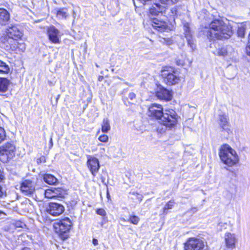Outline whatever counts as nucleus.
<instances>
[{
  "mask_svg": "<svg viewBox=\"0 0 250 250\" xmlns=\"http://www.w3.org/2000/svg\"><path fill=\"white\" fill-rule=\"evenodd\" d=\"M6 137L5 131L3 128L0 127V143L4 140Z\"/></svg>",
  "mask_w": 250,
  "mask_h": 250,
  "instance_id": "obj_38",
  "label": "nucleus"
},
{
  "mask_svg": "<svg viewBox=\"0 0 250 250\" xmlns=\"http://www.w3.org/2000/svg\"><path fill=\"white\" fill-rule=\"evenodd\" d=\"M98 140L101 142L106 143L108 141L109 138L106 135H101L99 137Z\"/></svg>",
  "mask_w": 250,
  "mask_h": 250,
  "instance_id": "obj_37",
  "label": "nucleus"
},
{
  "mask_svg": "<svg viewBox=\"0 0 250 250\" xmlns=\"http://www.w3.org/2000/svg\"><path fill=\"white\" fill-rule=\"evenodd\" d=\"M56 15L59 19H65L67 16V10L64 8L59 9L56 11Z\"/></svg>",
  "mask_w": 250,
  "mask_h": 250,
  "instance_id": "obj_28",
  "label": "nucleus"
},
{
  "mask_svg": "<svg viewBox=\"0 0 250 250\" xmlns=\"http://www.w3.org/2000/svg\"><path fill=\"white\" fill-rule=\"evenodd\" d=\"M125 83L126 85H128V86H132L130 83H127V82H125Z\"/></svg>",
  "mask_w": 250,
  "mask_h": 250,
  "instance_id": "obj_54",
  "label": "nucleus"
},
{
  "mask_svg": "<svg viewBox=\"0 0 250 250\" xmlns=\"http://www.w3.org/2000/svg\"><path fill=\"white\" fill-rule=\"evenodd\" d=\"M155 6H153L149 9V13L152 16L158 15L159 13H162L164 11V7L158 3H155Z\"/></svg>",
  "mask_w": 250,
  "mask_h": 250,
  "instance_id": "obj_22",
  "label": "nucleus"
},
{
  "mask_svg": "<svg viewBox=\"0 0 250 250\" xmlns=\"http://www.w3.org/2000/svg\"><path fill=\"white\" fill-rule=\"evenodd\" d=\"M5 49L18 53V41L16 39L7 38L3 42Z\"/></svg>",
  "mask_w": 250,
  "mask_h": 250,
  "instance_id": "obj_17",
  "label": "nucleus"
},
{
  "mask_svg": "<svg viewBox=\"0 0 250 250\" xmlns=\"http://www.w3.org/2000/svg\"><path fill=\"white\" fill-rule=\"evenodd\" d=\"M232 35L231 27L218 20H214L210 23L207 33L208 38L210 40L229 39Z\"/></svg>",
  "mask_w": 250,
  "mask_h": 250,
  "instance_id": "obj_1",
  "label": "nucleus"
},
{
  "mask_svg": "<svg viewBox=\"0 0 250 250\" xmlns=\"http://www.w3.org/2000/svg\"><path fill=\"white\" fill-rule=\"evenodd\" d=\"M228 50L227 47H223L216 49L214 53L219 56L225 57L228 54Z\"/></svg>",
  "mask_w": 250,
  "mask_h": 250,
  "instance_id": "obj_26",
  "label": "nucleus"
},
{
  "mask_svg": "<svg viewBox=\"0 0 250 250\" xmlns=\"http://www.w3.org/2000/svg\"><path fill=\"white\" fill-rule=\"evenodd\" d=\"M98 146H100V155L103 156L104 155L105 152V148L103 147L104 145L102 144H98Z\"/></svg>",
  "mask_w": 250,
  "mask_h": 250,
  "instance_id": "obj_39",
  "label": "nucleus"
},
{
  "mask_svg": "<svg viewBox=\"0 0 250 250\" xmlns=\"http://www.w3.org/2000/svg\"><path fill=\"white\" fill-rule=\"evenodd\" d=\"M246 28L243 25H240L238 27L237 34L239 37L244 38L245 34Z\"/></svg>",
  "mask_w": 250,
  "mask_h": 250,
  "instance_id": "obj_30",
  "label": "nucleus"
},
{
  "mask_svg": "<svg viewBox=\"0 0 250 250\" xmlns=\"http://www.w3.org/2000/svg\"><path fill=\"white\" fill-rule=\"evenodd\" d=\"M86 165L93 177H95L100 167L99 160L92 155H87Z\"/></svg>",
  "mask_w": 250,
  "mask_h": 250,
  "instance_id": "obj_10",
  "label": "nucleus"
},
{
  "mask_svg": "<svg viewBox=\"0 0 250 250\" xmlns=\"http://www.w3.org/2000/svg\"><path fill=\"white\" fill-rule=\"evenodd\" d=\"M205 242L199 239L190 238L185 244V250H207Z\"/></svg>",
  "mask_w": 250,
  "mask_h": 250,
  "instance_id": "obj_7",
  "label": "nucleus"
},
{
  "mask_svg": "<svg viewBox=\"0 0 250 250\" xmlns=\"http://www.w3.org/2000/svg\"><path fill=\"white\" fill-rule=\"evenodd\" d=\"M177 64L179 65H183L184 62L181 60L177 61Z\"/></svg>",
  "mask_w": 250,
  "mask_h": 250,
  "instance_id": "obj_48",
  "label": "nucleus"
},
{
  "mask_svg": "<svg viewBox=\"0 0 250 250\" xmlns=\"http://www.w3.org/2000/svg\"><path fill=\"white\" fill-rule=\"evenodd\" d=\"M178 116L173 109H165L159 120L160 124L168 128L174 127L178 122Z\"/></svg>",
  "mask_w": 250,
  "mask_h": 250,
  "instance_id": "obj_3",
  "label": "nucleus"
},
{
  "mask_svg": "<svg viewBox=\"0 0 250 250\" xmlns=\"http://www.w3.org/2000/svg\"><path fill=\"white\" fill-rule=\"evenodd\" d=\"M71 226V220L68 218H65L55 222L53 227L56 233L63 239H66L68 237L67 233L70 229Z\"/></svg>",
  "mask_w": 250,
  "mask_h": 250,
  "instance_id": "obj_4",
  "label": "nucleus"
},
{
  "mask_svg": "<svg viewBox=\"0 0 250 250\" xmlns=\"http://www.w3.org/2000/svg\"><path fill=\"white\" fill-rule=\"evenodd\" d=\"M129 194L130 195L135 196L136 199H137L139 202H141L143 198V196L142 194L135 192V191L130 192Z\"/></svg>",
  "mask_w": 250,
  "mask_h": 250,
  "instance_id": "obj_36",
  "label": "nucleus"
},
{
  "mask_svg": "<svg viewBox=\"0 0 250 250\" xmlns=\"http://www.w3.org/2000/svg\"><path fill=\"white\" fill-rule=\"evenodd\" d=\"M92 243L94 246H97L98 245V241L96 239H93Z\"/></svg>",
  "mask_w": 250,
  "mask_h": 250,
  "instance_id": "obj_47",
  "label": "nucleus"
},
{
  "mask_svg": "<svg viewBox=\"0 0 250 250\" xmlns=\"http://www.w3.org/2000/svg\"><path fill=\"white\" fill-rule=\"evenodd\" d=\"M156 94L157 97L161 100L169 101L172 98V95L170 91L164 88H160L157 92Z\"/></svg>",
  "mask_w": 250,
  "mask_h": 250,
  "instance_id": "obj_20",
  "label": "nucleus"
},
{
  "mask_svg": "<svg viewBox=\"0 0 250 250\" xmlns=\"http://www.w3.org/2000/svg\"><path fill=\"white\" fill-rule=\"evenodd\" d=\"M164 81L167 84H175L180 81V77L176 71L173 68L167 67L162 71Z\"/></svg>",
  "mask_w": 250,
  "mask_h": 250,
  "instance_id": "obj_6",
  "label": "nucleus"
},
{
  "mask_svg": "<svg viewBox=\"0 0 250 250\" xmlns=\"http://www.w3.org/2000/svg\"><path fill=\"white\" fill-rule=\"evenodd\" d=\"M128 97L130 100H133L135 98L136 95L134 93H130L128 95Z\"/></svg>",
  "mask_w": 250,
  "mask_h": 250,
  "instance_id": "obj_43",
  "label": "nucleus"
},
{
  "mask_svg": "<svg viewBox=\"0 0 250 250\" xmlns=\"http://www.w3.org/2000/svg\"><path fill=\"white\" fill-rule=\"evenodd\" d=\"M164 113L163 108L161 105L153 104L148 107L147 114L149 116L159 120Z\"/></svg>",
  "mask_w": 250,
  "mask_h": 250,
  "instance_id": "obj_11",
  "label": "nucleus"
},
{
  "mask_svg": "<svg viewBox=\"0 0 250 250\" xmlns=\"http://www.w3.org/2000/svg\"><path fill=\"white\" fill-rule=\"evenodd\" d=\"M140 221V218L135 215H130L127 221L134 224L137 225Z\"/></svg>",
  "mask_w": 250,
  "mask_h": 250,
  "instance_id": "obj_32",
  "label": "nucleus"
},
{
  "mask_svg": "<svg viewBox=\"0 0 250 250\" xmlns=\"http://www.w3.org/2000/svg\"><path fill=\"white\" fill-rule=\"evenodd\" d=\"M15 146L11 143H6L0 146V160L7 163L12 159L15 154Z\"/></svg>",
  "mask_w": 250,
  "mask_h": 250,
  "instance_id": "obj_5",
  "label": "nucleus"
},
{
  "mask_svg": "<svg viewBox=\"0 0 250 250\" xmlns=\"http://www.w3.org/2000/svg\"><path fill=\"white\" fill-rule=\"evenodd\" d=\"M184 34L187 39L188 45L191 47L192 50L195 48V44L192 39V35L189 29V25L188 23H186L184 25Z\"/></svg>",
  "mask_w": 250,
  "mask_h": 250,
  "instance_id": "obj_19",
  "label": "nucleus"
},
{
  "mask_svg": "<svg viewBox=\"0 0 250 250\" xmlns=\"http://www.w3.org/2000/svg\"><path fill=\"white\" fill-rule=\"evenodd\" d=\"M45 197L48 199H62L67 195V190L62 188H51L43 192Z\"/></svg>",
  "mask_w": 250,
  "mask_h": 250,
  "instance_id": "obj_8",
  "label": "nucleus"
},
{
  "mask_svg": "<svg viewBox=\"0 0 250 250\" xmlns=\"http://www.w3.org/2000/svg\"><path fill=\"white\" fill-rule=\"evenodd\" d=\"M104 78V77L103 76H99V81H102L103 80V79Z\"/></svg>",
  "mask_w": 250,
  "mask_h": 250,
  "instance_id": "obj_52",
  "label": "nucleus"
},
{
  "mask_svg": "<svg viewBox=\"0 0 250 250\" xmlns=\"http://www.w3.org/2000/svg\"><path fill=\"white\" fill-rule=\"evenodd\" d=\"M47 32L49 40L50 42L55 44L60 43V33L55 27L54 26H50L48 28Z\"/></svg>",
  "mask_w": 250,
  "mask_h": 250,
  "instance_id": "obj_13",
  "label": "nucleus"
},
{
  "mask_svg": "<svg viewBox=\"0 0 250 250\" xmlns=\"http://www.w3.org/2000/svg\"><path fill=\"white\" fill-rule=\"evenodd\" d=\"M151 24L154 29L161 33L168 32L173 28V26L158 18H151Z\"/></svg>",
  "mask_w": 250,
  "mask_h": 250,
  "instance_id": "obj_9",
  "label": "nucleus"
},
{
  "mask_svg": "<svg viewBox=\"0 0 250 250\" xmlns=\"http://www.w3.org/2000/svg\"><path fill=\"white\" fill-rule=\"evenodd\" d=\"M175 202L173 200H170L164 207L163 208L164 213H167V210L169 209L172 208Z\"/></svg>",
  "mask_w": 250,
  "mask_h": 250,
  "instance_id": "obj_31",
  "label": "nucleus"
},
{
  "mask_svg": "<svg viewBox=\"0 0 250 250\" xmlns=\"http://www.w3.org/2000/svg\"><path fill=\"white\" fill-rule=\"evenodd\" d=\"M5 191L3 190L1 187L0 186V198L2 197L4 195H5Z\"/></svg>",
  "mask_w": 250,
  "mask_h": 250,
  "instance_id": "obj_42",
  "label": "nucleus"
},
{
  "mask_svg": "<svg viewBox=\"0 0 250 250\" xmlns=\"http://www.w3.org/2000/svg\"><path fill=\"white\" fill-rule=\"evenodd\" d=\"M7 37H5L4 40L6 41L7 38L20 39L22 36L21 32L19 29L16 26H12L7 29Z\"/></svg>",
  "mask_w": 250,
  "mask_h": 250,
  "instance_id": "obj_18",
  "label": "nucleus"
},
{
  "mask_svg": "<svg viewBox=\"0 0 250 250\" xmlns=\"http://www.w3.org/2000/svg\"><path fill=\"white\" fill-rule=\"evenodd\" d=\"M218 154L221 162L229 167H232L238 164L239 157L236 151L228 144L222 145Z\"/></svg>",
  "mask_w": 250,
  "mask_h": 250,
  "instance_id": "obj_2",
  "label": "nucleus"
},
{
  "mask_svg": "<svg viewBox=\"0 0 250 250\" xmlns=\"http://www.w3.org/2000/svg\"><path fill=\"white\" fill-rule=\"evenodd\" d=\"M102 131L103 133H107L110 130L109 121L108 118H104L102 123Z\"/></svg>",
  "mask_w": 250,
  "mask_h": 250,
  "instance_id": "obj_25",
  "label": "nucleus"
},
{
  "mask_svg": "<svg viewBox=\"0 0 250 250\" xmlns=\"http://www.w3.org/2000/svg\"><path fill=\"white\" fill-rule=\"evenodd\" d=\"M44 181L49 185H54L57 182V179L53 175L50 174H46L43 176Z\"/></svg>",
  "mask_w": 250,
  "mask_h": 250,
  "instance_id": "obj_24",
  "label": "nucleus"
},
{
  "mask_svg": "<svg viewBox=\"0 0 250 250\" xmlns=\"http://www.w3.org/2000/svg\"><path fill=\"white\" fill-rule=\"evenodd\" d=\"M178 7H174L171 9H170V13H169V17H171L173 18V20H174L175 17H176L178 14Z\"/></svg>",
  "mask_w": 250,
  "mask_h": 250,
  "instance_id": "obj_35",
  "label": "nucleus"
},
{
  "mask_svg": "<svg viewBox=\"0 0 250 250\" xmlns=\"http://www.w3.org/2000/svg\"><path fill=\"white\" fill-rule=\"evenodd\" d=\"M25 48L26 46L25 43L22 42H19L18 41V53L23 52L25 50Z\"/></svg>",
  "mask_w": 250,
  "mask_h": 250,
  "instance_id": "obj_34",
  "label": "nucleus"
},
{
  "mask_svg": "<svg viewBox=\"0 0 250 250\" xmlns=\"http://www.w3.org/2000/svg\"><path fill=\"white\" fill-rule=\"evenodd\" d=\"M159 42L165 45H170L174 43V41L171 38L159 37Z\"/></svg>",
  "mask_w": 250,
  "mask_h": 250,
  "instance_id": "obj_29",
  "label": "nucleus"
},
{
  "mask_svg": "<svg viewBox=\"0 0 250 250\" xmlns=\"http://www.w3.org/2000/svg\"><path fill=\"white\" fill-rule=\"evenodd\" d=\"M9 84L10 82L8 79L0 78V92H6L8 90Z\"/></svg>",
  "mask_w": 250,
  "mask_h": 250,
  "instance_id": "obj_23",
  "label": "nucleus"
},
{
  "mask_svg": "<svg viewBox=\"0 0 250 250\" xmlns=\"http://www.w3.org/2000/svg\"><path fill=\"white\" fill-rule=\"evenodd\" d=\"M22 250H30V249L29 248H28L25 247L23 249H22Z\"/></svg>",
  "mask_w": 250,
  "mask_h": 250,
  "instance_id": "obj_53",
  "label": "nucleus"
},
{
  "mask_svg": "<svg viewBox=\"0 0 250 250\" xmlns=\"http://www.w3.org/2000/svg\"><path fill=\"white\" fill-rule=\"evenodd\" d=\"M218 226L220 227L221 229H227V224L225 223L220 222L219 223Z\"/></svg>",
  "mask_w": 250,
  "mask_h": 250,
  "instance_id": "obj_41",
  "label": "nucleus"
},
{
  "mask_svg": "<svg viewBox=\"0 0 250 250\" xmlns=\"http://www.w3.org/2000/svg\"><path fill=\"white\" fill-rule=\"evenodd\" d=\"M190 211L192 213H195L198 211V208L196 207H193L191 208Z\"/></svg>",
  "mask_w": 250,
  "mask_h": 250,
  "instance_id": "obj_45",
  "label": "nucleus"
},
{
  "mask_svg": "<svg viewBox=\"0 0 250 250\" xmlns=\"http://www.w3.org/2000/svg\"><path fill=\"white\" fill-rule=\"evenodd\" d=\"M160 2L166 5H171L176 3L179 0H159Z\"/></svg>",
  "mask_w": 250,
  "mask_h": 250,
  "instance_id": "obj_33",
  "label": "nucleus"
},
{
  "mask_svg": "<svg viewBox=\"0 0 250 250\" xmlns=\"http://www.w3.org/2000/svg\"><path fill=\"white\" fill-rule=\"evenodd\" d=\"M10 19V14L5 9L0 8V23L5 24Z\"/></svg>",
  "mask_w": 250,
  "mask_h": 250,
  "instance_id": "obj_21",
  "label": "nucleus"
},
{
  "mask_svg": "<svg viewBox=\"0 0 250 250\" xmlns=\"http://www.w3.org/2000/svg\"><path fill=\"white\" fill-rule=\"evenodd\" d=\"M35 190V183L30 180H25L21 184V190L25 195H32Z\"/></svg>",
  "mask_w": 250,
  "mask_h": 250,
  "instance_id": "obj_12",
  "label": "nucleus"
},
{
  "mask_svg": "<svg viewBox=\"0 0 250 250\" xmlns=\"http://www.w3.org/2000/svg\"><path fill=\"white\" fill-rule=\"evenodd\" d=\"M49 144H50V146L52 147L53 146V141H52V137L50 138Z\"/></svg>",
  "mask_w": 250,
  "mask_h": 250,
  "instance_id": "obj_51",
  "label": "nucleus"
},
{
  "mask_svg": "<svg viewBox=\"0 0 250 250\" xmlns=\"http://www.w3.org/2000/svg\"><path fill=\"white\" fill-rule=\"evenodd\" d=\"M5 213L3 211L0 210V217H2L5 216Z\"/></svg>",
  "mask_w": 250,
  "mask_h": 250,
  "instance_id": "obj_50",
  "label": "nucleus"
},
{
  "mask_svg": "<svg viewBox=\"0 0 250 250\" xmlns=\"http://www.w3.org/2000/svg\"><path fill=\"white\" fill-rule=\"evenodd\" d=\"M246 52L248 55L250 56V44H248L246 47Z\"/></svg>",
  "mask_w": 250,
  "mask_h": 250,
  "instance_id": "obj_44",
  "label": "nucleus"
},
{
  "mask_svg": "<svg viewBox=\"0 0 250 250\" xmlns=\"http://www.w3.org/2000/svg\"><path fill=\"white\" fill-rule=\"evenodd\" d=\"M10 71V68L5 62L0 60V74H7Z\"/></svg>",
  "mask_w": 250,
  "mask_h": 250,
  "instance_id": "obj_27",
  "label": "nucleus"
},
{
  "mask_svg": "<svg viewBox=\"0 0 250 250\" xmlns=\"http://www.w3.org/2000/svg\"><path fill=\"white\" fill-rule=\"evenodd\" d=\"M218 123L222 131L225 132L228 134L231 132L229 119L227 115L224 114L219 115Z\"/></svg>",
  "mask_w": 250,
  "mask_h": 250,
  "instance_id": "obj_15",
  "label": "nucleus"
},
{
  "mask_svg": "<svg viewBox=\"0 0 250 250\" xmlns=\"http://www.w3.org/2000/svg\"><path fill=\"white\" fill-rule=\"evenodd\" d=\"M64 207L56 203H50L47 209V212L53 216H59L64 211Z\"/></svg>",
  "mask_w": 250,
  "mask_h": 250,
  "instance_id": "obj_16",
  "label": "nucleus"
},
{
  "mask_svg": "<svg viewBox=\"0 0 250 250\" xmlns=\"http://www.w3.org/2000/svg\"><path fill=\"white\" fill-rule=\"evenodd\" d=\"M4 176L3 172L0 170V181H1L4 179Z\"/></svg>",
  "mask_w": 250,
  "mask_h": 250,
  "instance_id": "obj_46",
  "label": "nucleus"
},
{
  "mask_svg": "<svg viewBox=\"0 0 250 250\" xmlns=\"http://www.w3.org/2000/svg\"><path fill=\"white\" fill-rule=\"evenodd\" d=\"M96 213L101 216H102L103 217H105L106 216V212L104 209L103 208H99L97 209L96 210Z\"/></svg>",
  "mask_w": 250,
  "mask_h": 250,
  "instance_id": "obj_40",
  "label": "nucleus"
},
{
  "mask_svg": "<svg viewBox=\"0 0 250 250\" xmlns=\"http://www.w3.org/2000/svg\"><path fill=\"white\" fill-rule=\"evenodd\" d=\"M226 247L228 249H233L236 247L238 242L237 236L235 233L227 232L224 235Z\"/></svg>",
  "mask_w": 250,
  "mask_h": 250,
  "instance_id": "obj_14",
  "label": "nucleus"
},
{
  "mask_svg": "<svg viewBox=\"0 0 250 250\" xmlns=\"http://www.w3.org/2000/svg\"><path fill=\"white\" fill-rule=\"evenodd\" d=\"M119 79H120V80H122H122H123L122 79H121V78H119Z\"/></svg>",
  "mask_w": 250,
  "mask_h": 250,
  "instance_id": "obj_55",
  "label": "nucleus"
},
{
  "mask_svg": "<svg viewBox=\"0 0 250 250\" xmlns=\"http://www.w3.org/2000/svg\"><path fill=\"white\" fill-rule=\"evenodd\" d=\"M120 221L121 223H125V222H127V221L124 218H121L120 219Z\"/></svg>",
  "mask_w": 250,
  "mask_h": 250,
  "instance_id": "obj_49",
  "label": "nucleus"
}]
</instances>
